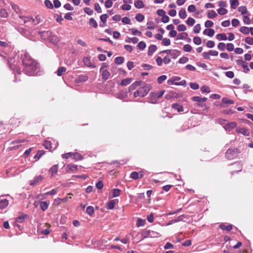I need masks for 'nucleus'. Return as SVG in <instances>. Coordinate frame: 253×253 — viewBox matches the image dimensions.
I'll return each instance as SVG.
<instances>
[{
	"label": "nucleus",
	"instance_id": "nucleus-16",
	"mask_svg": "<svg viewBox=\"0 0 253 253\" xmlns=\"http://www.w3.org/2000/svg\"><path fill=\"white\" fill-rule=\"evenodd\" d=\"M88 79V77L86 75H80L77 79L76 81L78 83L84 82L87 81Z\"/></svg>",
	"mask_w": 253,
	"mask_h": 253
},
{
	"label": "nucleus",
	"instance_id": "nucleus-52",
	"mask_svg": "<svg viewBox=\"0 0 253 253\" xmlns=\"http://www.w3.org/2000/svg\"><path fill=\"white\" fill-rule=\"evenodd\" d=\"M146 43L142 41L140 42L137 44L138 47L141 50L144 49L146 47Z\"/></svg>",
	"mask_w": 253,
	"mask_h": 253
},
{
	"label": "nucleus",
	"instance_id": "nucleus-43",
	"mask_svg": "<svg viewBox=\"0 0 253 253\" xmlns=\"http://www.w3.org/2000/svg\"><path fill=\"white\" fill-rule=\"evenodd\" d=\"M8 46V44L5 42L0 41V50L3 51L4 48Z\"/></svg>",
	"mask_w": 253,
	"mask_h": 253
},
{
	"label": "nucleus",
	"instance_id": "nucleus-45",
	"mask_svg": "<svg viewBox=\"0 0 253 253\" xmlns=\"http://www.w3.org/2000/svg\"><path fill=\"white\" fill-rule=\"evenodd\" d=\"M217 11L218 13L221 15H224L227 13V10L226 9L221 7L218 9Z\"/></svg>",
	"mask_w": 253,
	"mask_h": 253
},
{
	"label": "nucleus",
	"instance_id": "nucleus-8",
	"mask_svg": "<svg viewBox=\"0 0 253 253\" xmlns=\"http://www.w3.org/2000/svg\"><path fill=\"white\" fill-rule=\"evenodd\" d=\"M144 176V173L142 171L136 172L133 171L131 173L130 177L132 179L136 180L139 178H141Z\"/></svg>",
	"mask_w": 253,
	"mask_h": 253
},
{
	"label": "nucleus",
	"instance_id": "nucleus-20",
	"mask_svg": "<svg viewBox=\"0 0 253 253\" xmlns=\"http://www.w3.org/2000/svg\"><path fill=\"white\" fill-rule=\"evenodd\" d=\"M157 49V46L155 45H151L149 47L148 54L151 56Z\"/></svg>",
	"mask_w": 253,
	"mask_h": 253
},
{
	"label": "nucleus",
	"instance_id": "nucleus-2",
	"mask_svg": "<svg viewBox=\"0 0 253 253\" xmlns=\"http://www.w3.org/2000/svg\"><path fill=\"white\" fill-rule=\"evenodd\" d=\"M108 67L109 65L106 63H102V66L100 69L99 72L101 75L103 82L107 81L111 76V74L108 69Z\"/></svg>",
	"mask_w": 253,
	"mask_h": 253
},
{
	"label": "nucleus",
	"instance_id": "nucleus-50",
	"mask_svg": "<svg viewBox=\"0 0 253 253\" xmlns=\"http://www.w3.org/2000/svg\"><path fill=\"white\" fill-rule=\"evenodd\" d=\"M120 190L119 189H114L113 190V197H117L120 196Z\"/></svg>",
	"mask_w": 253,
	"mask_h": 253
},
{
	"label": "nucleus",
	"instance_id": "nucleus-60",
	"mask_svg": "<svg viewBox=\"0 0 253 253\" xmlns=\"http://www.w3.org/2000/svg\"><path fill=\"white\" fill-rule=\"evenodd\" d=\"M122 22L125 24H130L131 23L130 20L127 17H123Z\"/></svg>",
	"mask_w": 253,
	"mask_h": 253
},
{
	"label": "nucleus",
	"instance_id": "nucleus-37",
	"mask_svg": "<svg viewBox=\"0 0 253 253\" xmlns=\"http://www.w3.org/2000/svg\"><path fill=\"white\" fill-rule=\"evenodd\" d=\"M222 101L224 104H232L234 103V101L233 100L229 99L226 97H223L222 99Z\"/></svg>",
	"mask_w": 253,
	"mask_h": 253
},
{
	"label": "nucleus",
	"instance_id": "nucleus-54",
	"mask_svg": "<svg viewBox=\"0 0 253 253\" xmlns=\"http://www.w3.org/2000/svg\"><path fill=\"white\" fill-rule=\"evenodd\" d=\"M131 5L127 4H124L121 6V8L123 10H129L131 9Z\"/></svg>",
	"mask_w": 253,
	"mask_h": 253
},
{
	"label": "nucleus",
	"instance_id": "nucleus-44",
	"mask_svg": "<svg viewBox=\"0 0 253 253\" xmlns=\"http://www.w3.org/2000/svg\"><path fill=\"white\" fill-rule=\"evenodd\" d=\"M193 42L196 45H200L202 43V40L200 37H196L193 38Z\"/></svg>",
	"mask_w": 253,
	"mask_h": 253
},
{
	"label": "nucleus",
	"instance_id": "nucleus-7",
	"mask_svg": "<svg viewBox=\"0 0 253 253\" xmlns=\"http://www.w3.org/2000/svg\"><path fill=\"white\" fill-rule=\"evenodd\" d=\"M43 177L41 175L35 176L33 179L31 180L29 184L32 186H35L39 184L42 180Z\"/></svg>",
	"mask_w": 253,
	"mask_h": 253
},
{
	"label": "nucleus",
	"instance_id": "nucleus-24",
	"mask_svg": "<svg viewBox=\"0 0 253 253\" xmlns=\"http://www.w3.org/2000/svg\"><path fill=\"white\" fill-rule=\"evenodd\" d=\"M216 37L219 41H226L227 39V38L224 33L218 34L216 36Z\"/></svg>",
	"mask_w": 253,
	"mask_h": 253
},
{
	"label": "nucleus",
	"instance_id": "nucleus-49",
	"mask_svg": "<svg viewBox=\"0 0 253 253\" xmlns=\"http://www.w3.org/2000/svg\"><path fill=\"white\" fill-rule=\"evenodd\" d=\"M83 61L86 66L88 67L91 66V63H90V60L88 57H84L83 59Z\"/></svg>",
	"mask_w": 253,
	"mask_h": 253
},
{
	"label": "nucleus",
	"instance_id": "nucleus-9",
	"mask_svg": "<svg viewBox=\"0 0 253 253\" xmlns=\"http://www.w3.org/2000/svg\"><path fill=\"white\" fill-rule=\"evenodd\" d=\"M236 131L238 133H241L244 136H248L250 135L249 130L244 127H236Z\"/></svg>",
	"mask_w": 253,
	"mask_h": 253
},
{
	"label": "nucleus",
	"instance_id": "nucleus-56",
	"mask_svg": "<svg viewBox=\"0 0 253 253\" xmlns=\"http://www.w3.org/2000/svg\"><path fill=\"white\" fill-rule=\"evenodd\" d=\"M162 43L166 46L169 45L170 44V40L168 38H164L162 39Z\"/></svg>",
	"mask_w": 253,
	"mask_h": 253
},
{
	"label": "nucleus",
	"instance_id": "nucleus-23",
	"mask_svg": "<svg viewBox=\"0 0 253 253\" xmlns=\"http://www.w3.org/2000/svg\"><path fill=\"white\" fill-rule=\"evenodd\" d=\"M11 5L12 9L14 11V12L17 14H20L21 10L19 6L13 3H11Z\"/></svg>",
	"mask_w": 253,
	"mask_h": 253
},
{
	"label": "nucleus",
	"instance_id": "nucleus-55",
	"mask_svg": "<svg viewBox=\"0 0 253 253\" xmlns=\"http://www.w3.org/2000/svg\"><path fill=\"white\" fill-rule=\"evenodd\" d=\"M84 10V12L89 15H91L93 13V10L89 7H85Z\"/></svg>",
	"mask_w": 253,
	"mask_h": 253
},
{
	"label": "nucleus",
	"instance_id": "nucleus-17",
	"mask_svg": "<svg viewBox=\"0 0 253 253\" xmlns=\"http://www.w3.org/2000/svg\"><path fill=\"white\" fill-rule=\"evenodd\" d=\"M58 165H54L50 169L49 171L51 173V176H53L56 174L58 170Z\"/></svg>",
	"mask_w": 253,
	"mask_h": 253
},
{
	"label": "nucleus",
	"instance_id": "nucleus-22",
	"mask_svg": "<svg viewBox=\"0 0 253 253\" xmlns=\"http://www.w3.org/2000/svg\"><path fill=\"white\" fill-rule=\"evenodd\" d=\"M134 6L137 8H142L144 7V4L142 0H137L134 2Z\"/></svg>",
	"mask_w": 253,
	"mask_h": 253
},
{
	"label": "nucleus",
	"instance_id": "nucleus-18",
	"mask_svg": "<svg viewBox=\"0 0 253 253\" xmlns=\"http://www.w3.org/2000/svg\"><path fill=\"white\" fill-rule=\"evenodd\" d=\"M172 107L174 110H177L178 112H181L184 111L183 107L178 104H173Z\"/></svg>",
	"mask_w": 253,
	"mask_h": 253
},
{
	"label": "nucleus",
	"instance_id": "nucleus-33",
	"mask_svg": "<svg viewBox=\"0 0 253 253\" xmlns=\"http://www.w3.org/2000/svg\"><path fill=\"white\" fill-rule=\"evenodd\" d=\"M66 71V68L64 67H59L57 72H56V73H57V75L58 76H61L63 73H65Z\"/></svg>",
	"mask_w": 253,
	"mask_h": 253
},
{
	"label": "nucleus",
	"instance_id": "nucleus-10",
	"mask_svg": "<svg viewBox=\"0 0 253 253\" xmlns=\"http://www.w3.org/2000/svg\"><path fill=\"white\" fill-rule=\"evenodd\" d=\"M236 123L233 122L227 123L223 126L224 128L225 129V130L228 132L230 131L232 129L235 127L236 128Z\"/></svg>",
	"mask_w": 253,
	"mask_h": 253
},
{
	"label": "nucleus",
	"instance_id": "nucleus-1",
	"mask_svg": "<svg viewBox=\"0 0 253 253\" xmlns=\"http://www.w3.org/2000/svg\"><path fill=\"white\" fill-rule=\"evenodd\" d=\"M21 58L24 67V72L26 74L29 76H34L38 73L39 71V65L27 52L22 51Z\"/></svg>",
	"mask_w": 253,
	"mask_h": 253
},
{
	"label": "nucleus",
	"instance_id": "nucleus-38",
	"mask_svg": "<svg viewBox=\"0 0 253 253\" xmlns=\"http://www.w3.org/2000/svg\"><path fill=\"white\" fill-rule=\"evenodd\" d=\"M220 228L222 230H226L227 231H230L232 229V225H224L223 224H221L219 226Z\"/></svg>",
	"mask_w": 253,
	"mask_h": 253
},
{
	"label": "nucleus",
	"instance_id": "nucleus-48",
	"mask_svg": "<svg viewBox=\"0 0 253 253\" xmlns=\"http://www.w3.org/2000/svg\"><path fill=\"white\" fill-rule=\"evenodd\" d=\"M44 4L45 6L49 9H52L53 8V4L49 0H45L44 1Z\"/></svg>",
	"mask_w": 253,
	"mask_h": 253
},
{
	"label": "nucleus",
	"instance_id": "nucleus-4",
	"mask_svg": "<svg viewBox=\"0 0 253 253\" xmlns=\"http://www.w3.org/2000/svg\"><path fill=\"white\" fill-rule=\"evenodd\" d=\"M164 92L165 90H162L157 92H151L150 94L151 95V98L149 101L153 104L156 103L157 102V99L161 98L164 95Z\"/></svg>",
	"mask_w": 253,
	"mask_h": 253
},
{
	"label": "nucleus",
	"instance_id": "nucleus-46",
	"mask_svg": "<svg viewBox=\"0 0 253 253\" xmlns=\"http://www.w3.org/2000/svg\"><path fill=\"white\" fill-rule=\"evenodd\" d=\"M238 11L241 12L242 14H244L247 12V9L246 6H241L238 8Z\"/></svg>",
	"mask_w": 253,
	"mask_h": 253
},
{
	"label": "nucleus",
	"instance_id": "nucleus-58",
	"mask_svg": "<svg viewBox=\"0 0 253 253\" xmlns=\"http://www.w3.org/2000/svg\"><path fill=\"white\" fill-rule=\"evenodd\" d=\"M192 49V46L190 44H185L183 46V50L185 52H190Z\"/></svg>",
	"mask_w": 253,
	"mask_h": 253
},
{
	"label": "nucleus",
	"instance_id": "nucleus-28",
	"mask_svg": "<svg viewBox=\"0 0 253 253\" xmlns=\"http://www.w3.org/2000/svg\"><path fill=\"white\" fill-rule=\"evenodd\" d=\"M207 16L209 18L212 19L217 16V14L214 10H211L208 13Z\"/></svg>",
	"mask_w": 253,
	"mask_h": 253
},
{
	"label": "nucleus",
	"instance_id": "nucleus-30",
	"mask_svg": "<svg viewBox=\"0 0 253 253\" xmlns=\"http://www.w3.org/2000/svg\"><path fill=\"white\" fill-rule=\"evenodd\" d=\"M138 39L136 37L133 38H128L126 40L125 42L127 43L132 42L133 43H136L138 42Z\"/></svg>",
	"mask_w": 253,
	"mask_h": 253
},
{
	"label": "nucleus",
	"instance_id": "nucleus-36",
	"mask_svg": "<svg viewBox=\"0 0 253 253\" xmlns=\"http://www.w3.org/2000/svg\"><path fill=\"white\" fill-rule=\"evenodd\" d=\"M40 207L43 211H45L48 208V205L46 202H41Z\"/></svg>",
	"mask_w": 253,
	"mask_h": 253
},
{
	"label": "nucleus",
	"instance_id": "nucleus-15",
	"mask_svg": "<svg viewBox=\"0 0 253 253\" xmlns=\"http://www.w3.org/2000/svg\"><path fill=\"white\" fill-rule=\"evenodd\" d=\"M214 31L212 29H207L204 31L203 34L208 35L210 37H212L214 34Z\"/></svg>",
	"mask_w": 253,
	"mask_h": 253
},
{
	"label": "nucleus",
	"instance_id": "nucleus-34",
	"mask_svg": "<svg viewBox=\"0 0 253 253\" xmlns=\"http://www.w3.org/2000/svg\"><path fill=\"white\" fill-rule=\"evenodd\" d=\"M89 24L90 25L92 26L94 28H96L98 26L97 22L93 18H90L89 21Z\"/></svg>",
	"mask_w": 253,
	"mask_h": 253
},
{
	"label": "nucleus",
	"instance_id": "nucleus-32",
	"mask_svg": "<svg viewBox=\"0 0 253 253\" xmlns=\"http://www.w3.org/2000/svg\"><path fill=\"white\" fill-rule=\"evenodd\" d=\"M231 7L233 9H236L239 5V1L238 0H230Z\"/></svg>",
	"mask_w": 253,
	"mask_h": 253
},
{
	"label": "nucleus",
	"instance_id": "nucleus-31",
	"mask_svg": "<svg viewBox=\"0 0 253 253\" xmlns=\"http://www.w3.org/2000/svg\"><path fill=\"white\" fill-rule=\"evenodd\" d=\"M115 204L116 202L114 200H111L107 203V208L108 209L112 210L114 209Z\"/></svg>",
	"mask_w": 253,
	"mask_h": 253
},
{
	"label": "nucleus",
	"instance_id": "nucleus-51",
	"mask_svg": "<svg viewBox=\"0 0 253 253\" xmlns=\"http://www.w3.org/2000/svg\"><path fill=\"white\" fill-rule=\"evenodd\" d=\"M201 30V26L200 24H198L196 25L193 29V32L195 34L199 33Z\"/></svg>",
	"mask_w": 253,
	"mask_h": 253
},
{
	"label": "nucleus",
	"instance_id": "nucleus-25",
	"mask_svg": "<svg viewBox=\"0 0 253 253\" xmlns=\"http://www.w3.org/2000/svg\"><path fill=\"white\" fill-rule=\"evenodd\" d=\"M131 82V79L126 78L122 80L120 84L122 86H126L129 84Z\"/></svg>",
	"mask_w": 253,
	"mask_h": 253
},
{
	"label": "nucleus",
	"instance_id": "nucleus-14",
	"mask_svg": "<svg viewBox=\"0 0 253 253\" xmlns=\"http://www.w3.org/2000/svg\"><path fill=\"white\" fill-rule=\"evenodd\" d=\"M8 205V201L6 199H0V209L5 208Z\"/></svg>",
	"mask_w": 253,
	"mask_h": 253
},
{
	"label": "nucleus",
	"instance_id": "nucleus-35",
	"mask_svg": "<svg viewBox=\"0 0 253 253\" xmlns=\"http://www.w3.org/2000/svg\"><path fill=\"white\" fill-rule=\"evenodd\" d=\"M124 61V58L123 57L119 56L115 59V62L117 64L120 65L123 63Z\"/></svg>",
	"mask_w": 253,
	"mask_h": 253
},
{
	"label": "nucleus",
	"instance_id": "nucleus-41",
	"mask_svg": "<svg viewBox=\"0 0 253 253\" xmlns=\"http://www.w3.org/2000/svg\"><path fill=\"white\" fill-rule=\"evenodd\" d=\"M186 24L189 26H193L195 23V20L191 17H189L186 20Z\"/></svg>",
	"mask_w": 253,
	"mask_h": 253
},
{
	"label": "nucleus",
	"instance_id": "nucleus-64",
	"mask_svg": "<svg viewBox=\"0 0 253 253\" xmlns=\"http://www.w3.org/2000/svg\"><path fill=\"white\" fill-rule=\"evenodd\" d=\"M245 42L250 45L253 44V38L252 37H248L245 39Z\"/></svg>",
	"mask_w": 253,
	"mask_h": 253
},
{
	"label": "nucleus",
	"instance_id": "nucleus-19",
	"mask_svg": "<svg viewBox=\"0 0 253 253\" xmlns=\"http://www.w3.org/2000/svg\"><path fill=\"white\" fill-rule=\"evenodd\" d=\"M181 53V52L176 49H171L170 55L173 58H176Z\"/></svg>",
	"mask_w": 253,
	"mask_h": 253
},
{
	"label": "nucleus",
	"instance_id": "nucleus-62",
	"mask_svg": "<svg viewBox=\"0 0 253 253\" xmlns=\"http://www.w3.org/2000/svg\"><path fill=\"white\" fill-rule=\"evenodd\" d=\"M218 48L220 50H224L226 48V45L223 42H220L217 45Z\"/></svg>",
	"mask_w": 253,
	"mask_h": 253
},
{
	"label": "nucleus",
	"instance_id": "nucleus-26",
	"mask_svg": "<svg viewBox=\"0 0 253 253\" xmlns=\"http://www.w3.org/2000/svg\"><path fill=\"white\" fill-rule=\"evenodd\" d=\"M86 212L90 216H92L94 213L93 207L91 206L87 207L86 210Z\"/></svg>",
	"mask_w": 253,
	"mask_h": 253
},
{
	"label": "nucleus",
	"instance_id": "nucleus-61",
	"mask_svg": "<svg viewBox=\"0 0 253 253\" xmlns=\"http://www.w3.org/2000/svg\"><path fill=\"white\" fill-rule=\"evenodd\" d=\"M213 25V23L211 20H207L205 23V26L206 28H211Z\"/></svg>",
	"mask_w": 253,
	"mask_h": 253
},
{
	"label": "nucleus",
	"instance_id": "nucleus-13",
	"mask_svg": "<svg viewBox=\"0 0 253 253\" xmlns=\"http://www.w3.org/2000/svg\"><path fill=\"white\" fill-rule=\"evenodd\" d=\"M142 82L141 81H136L131 84L129 87V91H132L134 90L137 87L141 85Z\"/></svg>",
	"mask_w": 253,
	"mask_h": 253
},
{
	"label": "nucleus",
	"instance_id": "nucleus-40",
	"mask_svg": "<svg viewBox=\"0 0 253 253\" xmlns=\"http://www.w3.org/2000/svg\"><path fill=\"white\" fill-rule=\"evenodd\" d=\"M72 157L77 160H81L83 159L82 155L78 153H73Z\"/></svg>",
	"mask_w": 253,
	"mask_h": 253
},
{
	"label": "nucleus",
	"instance_id": "nucleus-39",
	"mask_svg": "<svg viewBox=\"0 0 253 253\" xmlns=\"http://www.w3.org/2000/svg\"><path fill=\"white\" fill-rule=\"evenodd\" d=\"M188 36V34L187 33L184 32L180 34H179L177 36V39L178 40H184Z\"/></svg>",
	"mask_w": 253,
	"mask_h": 253
},
{
	"label": "nucleus",
	"instance_id": "nucleus-27",
	"mask_svg": "<svg viewBox=\"0 0 253 253\" xmlns=\"http://www.w3.org/2000/svg\"><path fill=\"white\" fill-rule=\"evenodd\" d=\"M240 31L244 34L248 35L250 33V28L247 27L242 26L240 28Z\"/></svg>",
	"mask_w": 253,
	"mask_h": 253
},
{
	"label": "nucleus",
	"instance_id": "nucleus-59",
	"mask_svg": "<svg viewBox=\"0 0 253 253\" xmlns=\"http://www.w3.org/2000/svg\"><path fill=\"white\" fill-rule=\"evenodd\" d=\"M190 87L194 90L198 89L199 87V85L197 83H191L190 84Z\"/></svg>",
	"mask_w": 253,
	"mask_h": 253
},
{
	"label": "nucleus",
	"instance_id": "nucleus-47",
	"mask_svg": "<svg viewBox=\"0 0 253 253\" xmlns=\"http://www.w3.org/2000/svg\"><path fill=\"white\" fill-rule=\"evenodd\" d=\"M167 78V76L162 75L158 78V83L160 84H162Z\"/></svg>",
	"mask_w": 253,
	"mask_h": 253
},
{
	"label": "nucleus",
	"instance_id": "nucleus-53",
	"mask_svg": "<svg viewBox=\"0 0 253 253\" xmlns=\"http://www.w3.org/2000/svg\"><path fill=\"white\" fill-rule=\"evenodd\" d=\"M7 12L4 9H1L0 10V16L1 17L5 18L7 16Z\"/></svg>",
	"mask_w": 253,
	"mask_h": 253
},
{
	"label": "nucleus",
	"instance_id": "nucleus-42",
	"mask_svg": "<svg viewBox=\"0 0 253 253\" xmlns=\"http://www.w3.org/2000/svg\"><path fill=\"white\" fill-rule=\"evenodd\" d=\"M135 19L138 22H142L144 19V16L140 13H138L135 16Z\"/></svg>",
	"mask_w": 253,
	"mask_h": 253
},
{
	"label": "nucleus",
	"instance_id": "nucleus-3",
	"mask_svg": "<svg viewBox=\"0 0 253 253\" xmlns=\"http://www.w3.org/2000/svg\"><path fill=\"white\" fill-rule=\"evenodd\" d=\"M150 89V85L149 84H145L143 87H139L136 91L134 92V97H144L148 94Z\"/></svg>",
	"mask_w": 253,
	"mask_h": 253
},
{
	"label": "nucleus",
	"instance_id": "nucleus-21",
	"mask_svg": "<svg viewBox=\"0 0 253 253\" xmlns=\"http://www.w3.org/2000/svg\"><path fill=\"white\" fill-rule=\"evenodd\" d=\"M192 100L196 102H204L207 101V98L206 97L201 98L200 96H194L192 97Z\"/></svg>",
	"mask_w": 253,
	"mask_h": 253
},
{
	"label": "nucleus",
	"instance_id": "nucleus-11",
	"mask_svg": "<svg viewBox=\"0 0 253 253\" xmlns=\"http://www.w3.org/2000/svg\"><path fill=\"white\" fill-rule=\"evenodd\" d=\"M39 33L42 38L43 40L48 39L52 34L51 32L50 31H42L40 32Z\"/></svg>",
	"mask_w": 253,
	"mask_h": 253
},
{
	"label": "nucleus",
	"instance_id": "nucleus-57",
	"mask_svg": "<svg viewBox=\"0 0 253 253\" xmlns=\"http://www.w3.org/2000/svg\"><path fill=\"white\" fill-rule=\"evenodd\" d=\"M130 30L131 31L132 34L133 35H139L141 36V32L140 31H139L136 29L132 28L130 29Z\"/></svg>",
	"mask_w": 253,
	"mask_h": 253
},
{
	"label": "nucleus",
	"instance_id": "nucleus-63",
	"mask_svg": "<svg viewBox=\"0 0 253 253\" xmlns=\"http://www.w3.org/2000/svg\"><path fill=\"white\" fill-rule=\"evenodd\" d=\"M112 5L113 2L111 0H107L105 2V6L107 8H110Z\"/></svg>",
	"mask_w": 253,
	"mask_h": 253
},
{
	"label": "nucleus",
	"instance_id": "nucleus-5",
	"mask_svg": "<svg viewBox=\"0 0 253 253\" xmlns=\"http://www.w3.org/2000/svg\"><path fill=\"white\" fill-rule=\"evenodd\" d=\"M238 154L237 149H229L225 153V157L229 160H232L237 157Z\"/></svg>",
	"mask_w": 253,
	"mask_h": 253
},
{
	"label": "nucleus",
	"instance_id": "nucleus-6",
	"mask_svg": "<svg viewBox=\"0 0 253 253\" xmlns=\"http://www.w3.org/2000/svg\"><path fill=\"white\" fill-rule=\"evenodd\" d=\"M143 236L144 237L157 238L160 236L159 233L151 230H147L143 232Z\"/></svg>",
	"mask_w": 253,
	"mask_h": 253
},
{
	"label": "nucleus",
	"instance_id": "nucleus-29",
	"mask_svg": "<svg viewBox=\"0 0 253 253\" xmlns=\"http://www.w3.org/2000/svg\"><path fill=\"white\" fill-rule=\"evenodd\" d=\"M179 16L181 19H185L187 17V14L185 9L182 8L179 11Z\"/></svg>",
	"mask_w": 253,
	"mask_h": 253
},
{
	"label": "nucleus",
	"instance_id": "nucleus-12",
	"mask_svg": "<svg viewBox=\"0 0 253 253\" xmlns=\"http://www.w3.org/2000/svg\"><path fill=\"white\" fill-rule=\"evenodd\" d=\"M19 17L22 20L24 23H26L28 22H32L33 23H35V19L33 17H30L27 16H22L21 15L19 16Z\"/></svg>",
	"mask_w": 253,
	"mask_h": 253
}]
</instances>
